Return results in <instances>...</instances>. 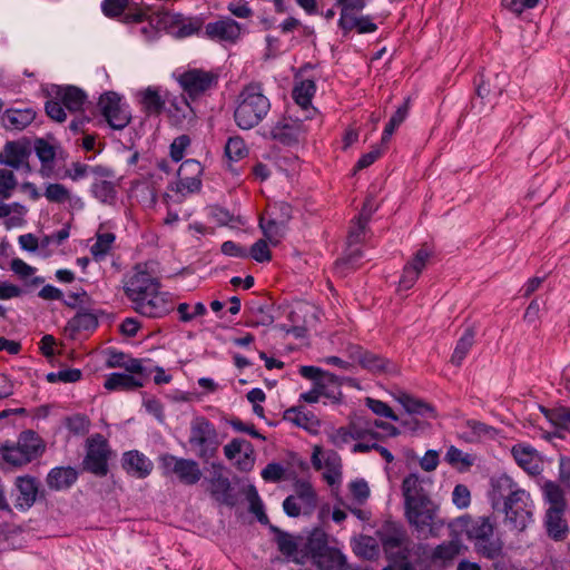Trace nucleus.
Instances as JSON below:
<instances>
[{
  "mask_svg": "<svg viewBox=\"0 0 570 570\" xmlns=\"http://www.w3.org/2000/svg\"><path fill=\"white\" fill-rule=\"evenodd\" d=\"M111 454L107 439L96 433L87 439V453L83 460V466L87 471L98 476H105L108 473V460Z\"/></svg>",
  "mask_w": 570,
  "mask_h": 570,
  "instance_id": "obj_11",
  "label": "nucleus"
},
{
  "mask_svg": "<svg viewBox=\"0 0 570 570\" xmlns=\"http://www.w3.org/2000/svg\"><path fill=\"white\" fill-rule=\"evenodd\" d=\"M284 419L305 430H313L318 425V421L313 413L304 412L296 407L286 410L284 413Z\"/></svg>",
  "mask_w": 570,
  "mask_h": 570,
  "instance_id": "obj_45",
  "label": "nucleus"
},
{
  "mask_svg": "<svg viewBox=\"0 0 570 570\" xmlns=\"http://www.w3.org/2000/svg\"><path fill=\"white\" fill-rule=\"evenodd\" d=\"M353 350V356L363 368L374 374L389 373L392 371V363L387 358L372 352L364 351L360 346H354Z\"/></svg>",
  "mask_w": 570,
  "mask_h": 570,
  "instance_id": "obj_23",
  "label": "nucleus"
},
{
  "mask_svg": "<svg viewBox=\"0 0 570 570\" xmlns=\"http://www.w3.org/2000/svg\"><path fill=\"white\" fill-rule=\"evenodd\" d=\"M452 502L459 509H465L471 504V492L464 484H456L452 492Z\"/></svg>",
  "mask_w": 570,
  "mask_h": 570,
  "instance_id": "obj_63",
  "label": "nucleus"
},
{
  "mask_svg": "<svg viewBox=\"0 0 570 570\" xmlns=\"http://www.w3.org/2000/svg\"><path fill=\"white\" fill-rule=\"evenodd\" d=\"M177 82L183 90V95L196 101L208 95L218 85V73L212 70L199 68L188 69L177 77Z\"/></svg>",
  "mask_w": 570,
  "mask_h": 570,
  "instance_id": "obj_8",
  "label": "nucleus"
},
{
  "mask_svg": "<svg viewBox=\"0 0 570 570\" xmlns=\"http://www.w3.org/2000/svg\"><path fill=\"white\" fill-rule=\"evenodd\" d=\"M140 104L144 111L149 116L160 115L165 107V100L159 89L155 87H148L140 92Z\"/></svg>",
  "mask_w": 570,
  "mask_h": 570,
  "instance_id": "obj_37",
  "label": "nucleus"
},
{
  "mask_svg": "<svg viewBox=\"0 0 570 570\" xmlns=\"http://www.w3.org/2000/svg\"><path fill=\"white\" fill-rule=\"evenodd\" d=\"M317 507V493L311 482L297 480L294 483V494L288 495L283 502V509L288 517L296 518L301 514L309 515Z\"/></svg>",
  "mask_w": 570,
  "mask_h": 570,
  "instance_id": "obj_9",
  "label": "nucleus"
},
{
  "mask_svg": "<svg viewBox=\"0 0 570 570\" xmlns=\"http://www.w3.org/2000/svg\"><path fill=\"white\" fill-rule=\"evenodd\" d=\"M203 21L199 18H181L175 36L177 38H186L194 33H198L202 29Z\"/></svg>",
  "mask_w": 570,
  "mask_h": 570,
  "instance_id": "obj_60",
  "label": "nucleus"
},
{
  "mask_svg": "<svg viewBox=\"0 0 570 570\" xmlns=\"http://www.w3.org/2000/svg\"><path fill=\"white\" fill-rule=\"evenodd\" d=\"M57 97L70 112H78L82 110L87 100L86 94L75 86L60 88L57 92Z\"/></svg>",
  "mask_w": 570,
  "mask_h": 570,
  "instance_id": "obj_34",
  "label": "nucleus"
},
{
  "mask_svg": "<svg viewBox=\"0 0 570 570\" xmlns=\"http://www.w3.org/2000/svg\"><path fill=\"white\" fill-rule=\"evenodd\" d=\"M367 222L368 219L361 214L351 223L347 235L348 252L342 259V263L348 268L356 269L361 267L360 259L363 256L362 250L360 248H353V246L364 242Z\"/></svg>",
  "mask_w": 570,
  "mask_h": 570,
  "instance_id": "obj_20",
  "label": "nucleus"
},
{
  "mask_svg": "<svg viewBox=\"0 0 570 570\" xmlns=\"http://www.w3.org/2000/svg\"><path fill=\"white\" fill-rule=\"evenodd\" d=\"M46 448L45 440L36 431L24 430L16 442L6 441L1 444L0 455L8 466L20 469L41 458Z\"/></svg>",
  "mask_w": 570,
  "mask_h": 570,
  "instance_id": "obj_4",
  "label": "nucleus"
},
{
  "mask_svg": "<svg viewBox=\"0 0 570 570\" xmlns=\"http://www.w3.org/2000/svg\"><path fill=\"white\" fill-rule=\"evenodd\" d=\"M542 492H543L546 501L550 505L548 509H556V510H566L567 509V500L564 497V491L558 483H556L553 481H547L542 487Z\"/></svg>",
  "mask_w": 570,
  "mask_h": 570,
  "instance_id": "obj_42",
  "label": "nucleus"
},
{
  "mask_svg": "<svg viewBox=\"0 0 570 570\" xmlns=\"http://www.w3.org/2000/svg\"><path fill=\"white\" fill-rule=\"evenodd\" d=\"M161 461L164 468L174 473L186 485H194L202 479L203 473L199 464L191 459L166 454Z\"/></svg>",
  "mask_w": 570,
  "mask_h": 570,
  "instance_id": "obj_19",
  "label": "nucleus"
},
{
  "mask_svg": "<svg viewBox=\"0 0 570 570\" xmlns=\"http://www.w3.org/2000/svg\"><path fill=\"white\" fill-rule=\"evenodd\" d=\"M122 468L129 475L145 479L151 473L154 464L144 453L134 450L124 454Z\"/></svg>",
  "mask_w": 570,
  "mask_h": 570,
  "instance_id": "obj_22",
  "label": "nucleus"
},
{
  "mask_svg": "<svg viewBox=\"0 0 570 570\" xmlns=\"http://www.w3.org/2000/svg\"><path fill=\"white\" fill-rule=\"evenodd\" d=\"M98 106L109 126L114 129H124L131 119L128 107L121 102L116 92H106L99 98Z\"/></svg>",
  "mask_w": 570,
  "mask_h": 570,
  "instance_id": "obj_16",
  "label": "nucleus"
},
{
  "mask_svg": "<svg viewBox=\"0 0 570 570\" xmlns=\"http://www.w3.org/2000/svg\"><path fill=\"white\" fill-rule=\"evenodd\" d=\"M402 494L404 498V504L431 499L423 488L422 480L415 473H411L404 478L402 482Z\"/></svg>",
  "mask_w": 570,
  "mask_h": 570,
  "instance_id": "obj_32",
  "label": "nucleus"
},
{
  "mask_svg": "<svg viewBox=\"0 0 570 570\" xmlns=\"http://www.w3.org/2000/svg\"><path fill=\"white\" fill-rule=\"evenodd\" d=\"M0 163H2V167L18 170L20 167L27 165L26 154L16 142H8L0 153Z\"/></svg>",
  "mask_w": 570,
  "mask_h": 570,
  "instance_id": "obj_38",
  "label": "nucleus"
},
{
  "mask_svg": "<svg viewBox=\"0 0 570 570\" xmlns=\"http://www.w3.org/2000/svg\"><path fill=\"white\" fill-rule=\"evenodd\" d=\"M101 10L108 18H120L126 24L141 23L151 17V7L131 0H104Z\"/></svg>",
  "mask_w": 570,
  "mask_h": 570,
  "instance_id": "obj_10",
  "label": "nucleus"
},
{
  "mask_svg": "<svg viewBox=\"0 0 570 570\" xmlns=\"http://www.w3.org/2000/svg\"><path fill=\"white\" fill-rule=\"evenodd\" d=\"M365 436L362 439L363 441L357 442L353 445L352 451L354 453H367L372 450H376L377 441L381 439L380 433L375 431H366L363 430Z\"/></svg>",
  "mask_w": 570,
  "mask_h": 570,
  "instance_id": "obj_58",
  "label": "nucleus"
},
{
  "mask_svg": "<svg viewBox=\"0 0 570 570\" xmlns=\"http://www.w3.org/2000/svg\"><path fill=\"white\" fill-rule=\"evenodd\" d=\"M98 326V320L92 313L76 314L66 325V332L71 338H77L83 333L92 332Z\"/></svg>",
  "mask_w": 570,
  "mask_h": 570,
  "instance_id": "obj_28",
  "label": "nucleus"
},
{
  "mask_svg": "<svg viewBox=\"0 0 570 570\" xmlns=\"http://www.w3.org/2000/svg\"><path fill=\"white\" fill-rule=\"evenodd\" d=\"M190 99L181 95L170 101L168 114L176 125L191 122L195 119V110L190 105Z\"/></svg>",
  "mask_w": 570,
  "mask_h": 570,
  "instance_id": "obj_31",
  "label": "nucleus"
},
{
  "mask_svg": "<svg viewBox=\"0 0 570 570\" xmlns=\"http://www.w3.org/2000/svg\"><path fill=\"white\" fill-rule=\"evenodd\" d=\"M273 323L271 304L267 299L254 301L248 306L247 325L252 327L267 326Z\"/></svg>",
  "mask_w": 570,
  "mask_h": 570,
  "instance_id": "obj_29",
  "label": "nucleus"
},
{
  "mask_svg": "<svg viewBox=\"0 0 570 570\" xmlns=\"http://www.w3.org/2000/svg\"><path fill=\"white\" fill-rule=\"evenodd\" d=\"M396 400L403 405L410 415L417 414L428 419H435L438 415L435 409L431 404L405 392H400Z\"/></svg>",
  "mask_w": 570,
  "mask_h": 570,
  "instance_id": "obj_30",
  "label": "nucleus"
},
{
  "mask_svg": "<svg viewBox=\"0 0 570 570\" xmlns=\"http://www.w3.org/2000/svg\"><path fill=\"white\" fill-rule=\"evenodd\" d=\"M36 118V111L30 108H10L1 116V124L7 130H23Z\"/></svg>",
  "mask_w": 570,
  "mask_h": 570,
  "instance_id": "obj_24",
  "label": "nucleus"
},
{
  "mask_svg": "<svg viewBox=\"0 0 570 570\" xmlns=\"http://www.w3.org/2000/svg\"><path fill=\"white\" fill-rule=\"evenodd\" d=\"M17 179L11 168L2 167L0 163V199H8L11 197L17 187Z\"/></svg>",
  "mask_w": 570,
  "mask_h": 570,
  "instance_id": "obj_52",
  "label": "nucleus"
},
{
  "mask_svg": "<svg viewBox=\"0 0 570 570\" xmlns=\"http://www.w3.org/2000/svg\"><path fill=\"white\" fill-rule=\"evenodd\" d=\"M151 16H154L153 11ZM155 16L157 26L175 36V31H177L183 16L169 11H158L157 13H155ZM149 20L153 21V17H150Z\"/></svg>",
  "mask_w": 570,
  "mask_h": 570,
  "instance_id": "obj_51",
  "label": "nucleus"
},
{
  "mask_svg": "<svg viewBox=\"0 0 570 570\" xmlns=\"http://www.w3.org/2000/svg\"><path fill=\"white\" fill-rule=\"evenodd\" d=\"M242 35L240 24L232 18L224 17L205 26V36L217 42L235 43Z\"/></svg>",
  "mask_w": 570,
  "mask_h": 570,
  "instance_id": "obj_21",
  "label": "nucleus"
},
{
  "mask_svg": "<svg viewBox=\"0 0 570 570\" xmlns=\"http://www.w3.org/2000/svg\"><path fill=\"white\" fill-rule=\"evenodd\" d=\"M405 518L419 533H432L435 524L438 505L432 499L404 504Z\"/></svg>",
  "mask_w": 570,
  "mask_h": 570,
  "instance_id": "obj_12",
  "label": "nucleus"
},
{
  "mask_svg": "<svg viewBox=\"0 0 570 570\" xmlns=\"http://www.w3.org/2000/svg\"><path fill=\"white\" fill-rule=\"evenodd\" d=\"M433 250L426 244H423L414 254L411 261L406 263V267L414 271L419 275H421L422 271L425 268L430 257L432 256Z\"/></svg>",
  "mask_w": 570,
  "mask_h": 570,
  "instance_id": "obj_53",
  "label": "nucleus"
},
{
  "mask_svg": "<svg viewBox=\"0 0 570 570\" xmlns=\"http://www.w3.org/2000/svg\"><path fill=\"white\" fill-rule=\"evenodd\" d=\"M244 451H252V443L245 439H233L224 446V454L228 460H235Z\"/></svg>",
  "mask_w": 570,
  "mask_h": 570,
  "instance_id": "obj_59",
  "label": "nucleus"
},
{
  "mask_svg": "<svg viewBox=\"0 0 570 570\" xmlns=\"http://www.w3.org/2000/svg\"><path fill=\"white\" fill-rule=\"evenodd\" d=\"M271 530L277 534L276 537V543L278 547V550L286 557L293 558V561L303 564L304 563V556H299L297 553V543L295 539L288 534L287 532H284L279 530L278 528L271 525Z\"/></svg>",
  "mask_w": 570,
  "mask_h": 570,
  "instance_id": "obj_35",
  "label": "nucleus"
},
{
  "mask_svg": "<svg viewBox=\"0 0 570 570\" xmlns=\"http://www.w3.org/2000/svg\"><path fill=\"white\" fill-rule=\"evenodd\" d=\"M564 511L556 509H548L546 511L544 525L547 533L554 541H563L569 532Z\"/></svg>",
  "mask_w": 570,
  "mask_h": 570,
  "instance_id": "obj_25",
  "label": "nucleus"
},
{
  "mask_svg": "<svg viewBox=\"0 0 570 570\" xmlns=\"http://www.w3.org/2000/svg\"><path fill=\"white\" fill-rule=\"evenodd\" d=\"M190 145V138L187 135H180L174 139L170 145V157L175 163L184 158L187 147Z\"/></svg>",
  "mask_w": 570,
  "mask_h": 570,
  "instance_id": "obj_64",
  "label": "nucleus"
},
{
  "mask_svg": "<svg viewBox=\"0 0 570 570\" xmlns=\"http://www.w3.org/2000/svg\"><path fill=\"white\" fill-rule=\"evenodd\" d=\"M249 256L258 263L269 262L272 259V253L268 248L267 240L258 239L250 247Z\"/></svg>",
  "mask_w": 570,
  "mask_h": 570,
  "instance_id": "obj_62",
  "label": "nucleus"
},
{
  "mask_svg": "<svg viewBox=\"0 0 570 570\" xmlns=\"http://www.w3.org/2000/svg\"><path fill=\"white\" fill-rule=\"evenodd\" d=\"M445 461L459 471H466L473 465V459L454 445L448 449Z\"/></svg>",
  "mask_w": 570,
  "mask_h": 570,
  "instance_id": "obj_50",
  "label": "nucleus"
},
{
  "mask_svg": "<svg viewBox=\"0 0 570 570\" xmlns=\"http://www.w3.org/2000/svg\"><path fill=\"white\" fill-rule=\"evenodd\" d=\"M271 110V100L261 81H250L239 90L234 110V120L243 130L259 125Z\"/></svg>",
  "mask_w": 570,
  "mask_h": 570,
  "instance_id": "obj_3",
  "label": "nucleus"
},
{
  "mask_svg": "<svg viewBox=\"0 0 570 570\" xmlns=\"http://www.w3.org/2000/svg\"><path fill=\"white\" fill-rule=\"evenodd\" d=\"M188 443L195 454L204 461L215 458L220 444L214 424L205 416L191 421Z\"/></svg>",
  "mask_w": 570,
  "mask_h": 570,
  "instance_id": "obj_6",
  "label": "nucleus"
},
{
  "mask_svg": "<svg viewBox=\"0 0 570 570\" xmlns=\"http://www.w3.org/2000/svg\"><path fill=\"white\" fill-rule=\"evenodd\" d=\"M92 194L102 203H109L115 197L114 185L107 180H98L91 187Z\"/></svg>",
  "mask_w": 570,
  "mask_h": 570,
  "instance_id": "obj_61",
  "label": "nucleus"
},
{
  "mask_svg": "<svg viewBox=\"0 0 570 570\" xmlns=\"http://www.w3.org/2000/svg\"><path fill=\"white\" fill-rule=\"evenodd\" d=\"M315 92V82L311 79H304L295 83L292 97L299 107L306 109L311 106Z\"/></svg>",
  "mask_w": 570,
  "mask_h": 570,
  "instance_id": "obj_40",
  "label": "nucleus"
},
{
  "mask_svg": "<svg viewBox=\"0 0 570 570\" xmlns=\"http://www.w3.org/2000/svg\"><path fill=\"white\" fill-rule=\"evenodd\" d=\"M308 129L306 125L292 118H282L271 129L272 138L288 147L297 146L306 140Z\"/></svg>",
  "mask_w": 570,
  "mask_h": 570,
  "instance_id": "obj_17",
  "label": "nucleus"
},
{
  "mask_svg": "<svg viewBox=\"0 0 570 570\" xmlns=\"http://www.w3.org/2000/svg\"><path fill=\"white\" fill-rule=\"evenodd\" d=\"M78 479L77 471L71 466L53 468L47 475L49 489L60 491L69 489Z\"/></svg>",
  "mask_w": 570,
  "mask_h": 570,
  "instance_id": "obj_26",
  "label": "nucleus"
},
{
  "mask_svg": "<svg viewBox=\"0 0 570 570\" xmlns=\"http://www.w3.org/2000/svg\"><path fill=\"white\" fill-rule=\"evenodd\" d=\"M540 411L554 428L570 433V407L558 406L547 409L540 406Z\"/></svg>",
  "mask_w": 570,
  "mask_h": 570,
  "instance_id": "obj_41",
  "label": "nucleus"
},
{
  "mask_svg": "<svg viewBox=\"0 0 570 570\" xmlns=\"http://www.w3.org/2000/svg\"><path fill=\"white\" fill-rule=\"evenodd\" d=\"M105 389L109 391H134L142 386V382L130 374L111 373L105 381Z\"/></svg>",
  "mask_w": 570,
  "mask_h": 570,
  "instance_id": "obj_36",
  "label": "nucleus"
},
{
  "mask_svg": "<svg viewBox=\"0 0 570 570\" xmlns=\"http://www.w3.org/2000/svg\"><path fill=\"white\" fill-rule=\"evenodd\" d=\"M116 236L114 233H97L96 242L90 247V253L95 261H102L111 250Z\"/></svg>",
  "mask_w": 570,
  "mask_h": 570,
  "instance_id": "obj_43",
  "label": "nucleus"
},
{
  "mask_svg": "<svg viewBox=\"0 0 570 570\" xmlns=\"http://www.w3.org/2000/svg\"><path fill=\"white\" fill-rule=\"evenodd\" d=\"M377 537L387 559L406 569L409 567L410 539L404 529L390 523L377 531Z\"/></svg>",
  "mask_w": 570,
  "mask_h": 570,
  "instance_id": "obj_7",
  "label": "nucleus"
},
{
  "mask_svg": "<svg viewBox=\"0 0 570 570\" xmlns=\"http://www.w3.org/2000/svg\"><path fill=\"white\" fill-rule=\"evenodd\" d=\"M365 436L362 429L356 425H351L347 428H340L333 435V442L336 445H341L344 443H348L352 440H360Z\"/></svg>",
  "mask_w": 570,
  "mask_h": 570,
  "instance_id": "obj_56",
  "label": "nucleus"
},
{
  "mask_svg": "<svg viewBox=\"0 0 570 570\" xmlns=\"http://www.w3.org/2000/svg\"><path fill=\"white\" fill-rule=\"evenodd\" d=\"M512 455L515 462L528 473L537 474L539 473V463L537 460V452L530 445L524 444H515L512 448Z\"/></svg>",
  "mask_w": 570,
  "mask_h": 570,
  "instance_id": "obj_33",
  "label": "nucleus"
},
{
  "mask_svg": "<svg viewBox=\"0 0 570 570\" xmlns=\"http://www.w3.org/2000/svg\"><path fill=\"white\" fill-rule=\"evenodd\" d=\"M203 168L199 161L195 159L185 160L178 168V180L169 185L168 189L181 197L196 193L200 189Z\"/></svg>",
  "mask_w": 570,
  "mask_h": 570,
  "instance_id": "obj_15",
  "label": "nucleus"
},
{
  "mask_svg": "<svg viewBox=\"0 0 570 570\" xmlns=\"http://www.w3.org/2000/svg\"><path fill=\"white\" fill-rule=\"evenodd\" d=\"M249 150L245 140L239 136L229 137L225 145V155L230 161H239L246 158Z\"/></svg>",
  "mask_w": 570,
  "mask_h": 570,
  "instance_id": "obj_49",
  "label": "nucleus"
},
{
  "mask_svg": "<svg viewBox=\"0 0 570 570\" xmlns=\"http://www.w3.org/2000/svg\"><path fill=\"white\" fill-rule=\"evenodd\" d=\"M474 343V333L471 330H466L465 333L458 341L453 354L451 356V363L460 366L468 353L470 352Z\"/></svg>",
  "mask_w": 570,
  "mask_h": 570,
  "instance_id": "obj_47",
  "label": "nucleus"
},
{
  "mask_svg": "<svg viewBox=\"0 0 570 570\" xmlns=\"http://www.w3.org/2000/svg\"><path fill=\"white\" fill-rule=\"evenodd\" d=\"M409 115V100H406L402 106H400L396 111L392 115L391 119L386 124L383 134H382V144H386L394 131L400 127V125L406 119Z\"/></svg>",
  "mask_w": 570,
  "mask_h": 570,
  "instance_id": "obj_48",
  "label": "nucleus"
},
{
  "mask_svg": "<svg viewBox=\"0 0 570 570\" xmlns=\"http://www.w3.org/2000/svg\"><path fill=\"white\" fill-rule=\"evenodd\" d=\"M122 291L127 299L135 305L146 295L151 294L161 282L151 262L137 263L122 277Z\"/></svg>",
  "mask_w": 570,
  "mask_h": 570,
  "instance_id": "obj_5",
  "label": "nucleus"
},
{
  "mask_svg": "<svg viewBox=\"0 0 570 570\" xmlns=\"http://www.w3.org/2000/svg\"><path fill=\"white\" fill-rule=\"evenodd\" d=\"M40 482L31 475L17 476L11 491L13 507L20 511H28L37 501Z\"/></svg>",
  "mask_w": 570,
  "mask_h": 570,
  "instance_id": "obj_18",
  "label": "nucleus"
},
{
  "mask_svg": "<svg viewBox=\"0 0 570 570\" xmlns=\"http://www.w3.org/2000/svg\"><path fill=\"white\" fill-rule=\"evenodd\" d=\"M335 4L341 8L338 27H342L343 24H350L351 19L364 9L366 0H343Z\"/></svg>",
  "mask_w": 570,
  "mask_h": 570,
  "instance_id": "obj_46",
  "label": "nucleus"
},
{
  "mask_svg": "<svg viewBox=\"0 0 570 570\" xmlns=\"http://www.w3.org/2000/svg\"><path fill=\"white\" fill-rule=\"evenodd\" d=\"M259 226L263 229L265 239L268 243H271L274 246H276L281 243V240L283 238V233H282V228L278 223H276L274 219H268L267 222H265L262 218Z\"/></svg>",
  "mask_w": 570,
  "mask_h": 570,
  "instance_id": "obj_57",
  "label": "nucleus"
},
{
  "mask_svg": "<svg viewBox=\"0 0 570 570\" xmlns=\"http://www.w3.org/2000/svg\"><path fill=\"white\" fill-rule=\"evenodd\" d=\"M230 490L228 478L222 473H215L209 480L208 491L210 495L220 503H227Z\"/></svg>",
  "mask_w": 570,
  "mask_h": 570,
  "instance_id": "obj_44",
  "label": "nucleus"
},
{
  "mask_svg": "<svg viewBox=\"0 0 570 570\" xmlns=\"http://www.w3.org/2000/svg\"><path fill=\"white\" fill-rule=\"evenodd\" d=\"M491 502L495 508L503 503L505 522L511 529L523 531L532 521L533 502L529 492L521 489L514 480L501 474L491 480Z\"/></svg>",
  "mask_w": 570,
  "mask_h": 570,
  "instance_id": "obj_1",
  "label": "nucleus"
},
{
  "mask_svg": "<svg viewBox=\"0 0 570 570\" xmlns=\"http://www.w3.org/2000/svg\"><path fill=\"white\" fill-rule=\"evenodd\" d=\"M43 196L49 203L53 204H70L72 207H82L80 198L75 197L70 189L59 183L48 184L45 188Z\"/></svg>",
  "mask_w": 570,
  "mask_h": 570,
  "instance_id": "obj_27",
  "label": "nucleus"
},
{
  "mask_svg": "<svg viewBox=\"0 0 570 570\" xmlns=\"http://www.w3.org/2000/svg\"><path fill=\"white\" fill-rule=\"evenodd\" d=\"M455 529L473 542L475 552L489 560L502 554L503 542L495 535L497 521L492 515L463 514L453 522Z\"/></svg>",
  "mask_w": 570,
  "mask_h": 570,
  "instance_id": "obj_2",
  "label": "nucleus"
},
{
  "mask_svg": "<svg viewBox=\"0 0 570 570\" xmlns=\"http://www.w3.org/2000/svg\"><path fill=\"white\" fill-rule=\"evenodd\" d=\"M66 428L75 435H85L90 428V420L85 414H73L66 419Z\"/></svg>",
  "mask_w": 570,
  "mask_h": 570,
  "instance_id": "obj_55",
  "label": "nucleus"
},
{
  "mask_svg": "<svg viewBox=\"0 0 570 570\" xmlns=\"http://www.w3.org/2000/svg\"><path fill=\"white\" fill-rule=\"evenodd\" d=\"M132 308L145 317L161 318L174 309V302L169 293L163 292L161 287H157L151 294L146 295L132 305Z\"/></svg>",
  "mask_w": 570,
  "mask_h": 570,
  "instance_id": "obj_14",
  "label": "nucleus"
},
{
  "mask_svg": "<svg viewBox=\"0 0 570 570\" xmlns=\"http://www.w3.org/2000/svg\"><path fill=\"white\" fill-rule=\"evenodd\" d=\"M302 556L304 558L311 557L316 567L326 563H340L344 558L337 550L328 548L326 534L317 530L308 535Z\"/></svg>",
  "mask_w": 570,
  "mask_h": 570,
  "instance_id": "obj_13",
  "label": "nucleus"
},
{
  "mask_svg": "<svg viewBox=\"0 0 570 570\" xmlns=\"http://www.w3.org/2000/svg\"><path fill=\"white\" fill-rule=\"evenodd\" d=\"M340 28L344 31V33H347L353 29H356L358 33H372L377 30V26L367 16H355L353 19H351L350 24H343Z\"/></svg>",
  "mask_w": 570,
  "mask_h": 570,
  "instance_id": "obj_54",
  "label": "nucleus"
},
{
  "mask_svg": "<svg viewBox=\"0 0 570 570\" xmlns=\"http://www.w3.org/2000/svg\"><path fill=\"white\" fill-rule=\"evenodd\" d=\"M461 549L462 546L459 541L443 542L433 550L432 561L446 567L461 553Z\"/></svg>",
  "mask_w": 570,
  "mask_h": 570,
  "instance_id": "obj_39",
  "label": "nucleus"
}]
</instances>
